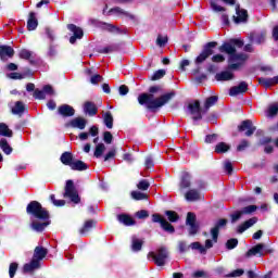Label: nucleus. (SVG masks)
I'll return each instance as SVG.
<instances>
[{
    "label": "nucleus",
    "instance_id": "obj_1",
    "mask_svg": "<svg viewBox=\"0 0 278 278\" xmlns=\"http://www.w3.org/2000/svg\"><path fill=\"white\" fill-rule=\"evenodd\" d=\"M160 90V87L153 86L150 87L149 92L150 93H142L138 97V102L140 105H147L148 110H159V108H164L170 99L175 97V93L169 92L165 93L159 98H155V92Z\"/></svg>",
    "mask_w": 278,
    "mask_h": 278
},
{
    "label": "nucleus",
    "instance_id": "obj_2",
    "mask_svg": "<svg viewBox=\"0 0 278 278\" xmlns=\"http://www.w3.org/2000/svg\"><path fill=\"white\" fill-rule=\"evenodd\" d=\"M87 25L90 27H97L98 29H103L104 31H109V34H115L117 36H127V34H129V30L126 27L118 28L113 24L104 23L97 18H89L87 21Z\"/></svg>",
    "mask_w": 278,
    "mask_h": 278
},
{
    "label": "nucleus",
    "instance_id": "obj_3",
    "mask_svg": "<svg viewBox=\"0 0 278 278\" xmlns=\"http://www.w3.org/2000/svg\"><path fill=\"white\" fill-rule=\"evenodd\" d=\"M27 214L34 216V218H38V220H49V211L42 207V204L37 201L30 202L26 207Z\"/></svg>",
    "mask_w": 278,
    "mask_h": 278
},
{
    "label": "nucleus",
    "instance_id": "obj_4",
    "mask_svg": "<svg viewBox=\"0 0 278 278\" xmlns=\"http://www.w3.org/2000/svg\"><path fill=\"white\" fill-rule=\"evenodd\" d=\"M249 54L244 52L231 54L228 59L229 71H240L244 68L247 62H249Z\"/></svg>",
    "mask_w": 278,
    "mask_h": 278
},
{
    "label": "nucleus",
    "instance_id": "obj_5",
    "mask_svg": "<svg viewBox=\"0 0 278 278\" xmlns=\"http://www.w3.org/2000/svg\"><path fill=\"white\" fill-rule=\"evenodd\" d=\"M102 14L104 16H116L117 18H129V21H131L132 23H138L139 21L137 15L125 11L121 7H115L108 11V4H105Z\"/></svg>",
    "mask_w": 278,
    "mask_h": 278
},
{
    "label": "nucleus",
    "instance_id": "obj_6",
    "mask_svg": "<svg viewBox=\"0 0 278 278\" xmlns=\"http://www.w3.org/2000/svg\"><path fill=\"white\" fill-rule=\"evenodd\" d=\"M148 257H152L156 266H164V264H166V260L168 258V251L166 248H161L156 251V253L150 252Z\"/></svg>",
    "mask_w": 278,
    "mask_h": 278
},
{
    "label": "nucleus",
    "instance_id": "obj_7",
    "mask_svg": "<svg viewBox=\"0 0 278 278\" xmlns=\"http://www.w3.org/2000/svg\"><path fill=\"white\" fill-rule=\"evenodd\" d=\"M65 199H71L72 203H79L81 201L79 199V194L77 193V190L75 189V184L73 180H67L65 186V192L63 194Z\"/></svg>",
    "mask_w": 278,
    "mask_h": 278
},
{
    "label": "nucleus",
    "instance_id": "obj_8",
    "mask_svg": "<svg viewBox=\"0 0 278 278\" xmlns=\"http://www.w3.org/2000/svg\"><path fill=\"white\" fill-rule=\"evenodd\" d=\"M188 112L191 114L193 121H201L203 118V109H201V102L195 100L188 104Z\"/></svg>",
    "mask_w": 278,
    "mask_h": 278
},
{
    "label": "nucleus",
    "instance_id": "obj_9",
    "mask_svg": "<svg viewBox=\"0 0 278 278\" xmlns=\"http://www.w3.org/2000/svg\"><path fill=\"white\" fill-rule=\"evenodd\" d=\"M236 47H244V41L237 39L231 42H226L220 47V51L228 53V55L236 54Z\"/></svg>",
    "mask_w": 278,
    "mask_h": 278
},
{
    "label": "nucleus",
    "instance_id": "obj_10",
    "mask_svg": "<svg viewBox=\"0 0 278 278\" xmlns=\"http://www.w3.org/2000/svg\"><path fill=\"white\" fill-rule=\"evenodd\" d=\"M152 223H160V225H161L162 229H164V231H167V233H175V227H173V225H170V223H168L160 214L152 215Z\"/></svg>",
    "mask_w": 278,
    "mask_h": 278
},
{
    "label": "nucleus",
    "instance_id": "obj_11",
    "mask_svg": "<svg viewBox=\"0 0 278 278\" xmlns=\"http://www.w3.org/2000/svg\"><path fill=\"white\" fill-rule=\"evenodd\" d=\"M186 225L189 227V236H197L199 232V224H197V215L194 213H188Z\"/></svg>",
    "mask_w": 278,
    "mask_h": 278
},
{
    "label": "nucleus",
    "instance_id": "obj_12",
    "mask_svg": "<svg viewBox=\"0 0 278 278\" xmlns=\"http://www.w3.org/2000/svg\"><path fill=\"white\" fill-rule=\"evenodd\" d=\"M255 126H253V122L251 119H245L238 126L239 131H245V136L251 137L252 134H255Z\"/></svg>",
    "mask_w": 278,
    "mask_h": 278
},
{
    "label": "nucleus",
    "instance_id": "obj_13",
    "mask_svg": "<svg viewBox=\"0 0 278 278\" xmlns=\"http://www.w3.org/2000/svg\"><path fill=\"white\" fill-rule=\"evenodd\" d=\"M227 226V219H219L215 223V226L211 229V236L213 238V242H218V233L220 229Z\"/></svg>",
    "mask_w": 278,
    "mask_h": 278
},
{
    "label": "nucleus",
    "instance_id": "obj_14",
    "mask_svg": "<svg viewBox=\"0 0 278 278\" xmlns=\"http://www.w3.org/2000/svg\"><path fill=\"white\" fill-rule=\"evenodd\" d=\"M263 251L266 253H273V250H266V245L264 243H258L254 245L247 252V257H251V255H264Z\"/></svg>",
    "mask_w": 278,
    "mask_h": 278
},
{
    "label": "nucleus",
    "instance_id": "obj_15",
    "mask_svg": "<svg viewBox=\"0 0 278 278\" xmlns=\"http://www.w3.org/2000/svg\"><path fill=\"white\" fill-rule=\"evenodd\" d=\"M249 90V85L241 81L238 86L231 87L229 94L230 97H238V94H244Z\"/></svg>",
    "mask_w": 278,
    "mask_h": 278
},
{
    "label": "nucleus",
    "instance_id": "obj_16",
    "mask_svg": "<svg viewBox=\"0 0 278 278\" xmlns=\"http://www.w3.org/2000/svg\"><path fill=\"white\" fill-rule=\"evenodd\" d=\"M236 14L237 16H233V21L237 25L240 23H247V18H249V14L247 13V10L240 9V5H237Z\"/></svg>",
    "mask_w": 278,
    "mask_h": 278
},
{
    "label": "nucleus",
    "instance_id": "obj_17",
    "mask_svg": "<svg viewBox=\"0 0 278 278\" xmlns=\"http://www.w3.org/2000/svg\"><path fill=\"white\" fill-rule=\"evenodd\" d=\"M222 1L224 3H227L228 5L236 4V0H222ZM211 8L213 12H225V8L218 3V0H211Z\"/></svg>",
    "mask_w": 278,
    "mask_h": 278
},
{
    "label": "nucleus",
    "instance_id": "obj_18",
    "mask_svg": "<svg viewBox=\"0 0 278 278\" xmlns=\"http://www.w3.org/2000/svg\"><path fill=\"white\" fill-rule=\"evenodd\" d=\"M8 58H14V49L10 46H0V60L5 62Z\"/></svg>",
    "mask_w": 278,
    "mask_h": 278
},
{
    "label": "nucleus",
    "instance_id": "obj_19",
    "mask_svg": "<svg viewBox=\"0 0 278 278\" xmlns=\"http://www.w3.org/2000/svg\"><path fill=\"white\" fill-rule=\"evenodd\" d=\"M256 223H257V217H252V218L245 220L243 224L239 225L237 228V232L244 233V231H247V229H251V227H253V225H255Z\"/></svg>",
    "mask_w": 278,
    "mask_h": 278
},
{
    "label": "nucleus",
    "instance_id": "obj_20",
    "mask_svg": "<svg viewBox=\"0 0 278 278\" xmlns=\"http://www.w3.org/2000/svg\"><path fill=\"white\" fill-rule=\"evenodd\" d=\"M84 112L88 116H97V112H98L97 104H94V102H91V101L85 102Z\"/></svg>",
    "mask_w": 278,
    "mask_h": 278
},
{
    "label": "nucleus",
    "instance_id": "obj_21",
    "mask_svg": "<svg viewBox=\"0 0 278 278\" xmlns=\"http://www.w3.org/2000/svg\"><path fill=\"white\" fill-rule=\"evenodd\" d=\"M215 79L217 81H231V79H233V72L228 67V71L216 74Z\"/></svg>",
    "mask_w": 278,
    "mask_h": 278
},
{
    "label": "nucleus",
    "instance_id": "obj_22",
    "mask_svg": "<svg viewBox=\"0 0 278 278\" xmlns=\"http://www.w3.org/2000/svg\"><path fill=\"white\" fill-rule=\"evenodd\" d=\"M70 125L74 129H86V125H88V121L83 117H75L74 119L71 121Z\"/></svg>",
    "mask_w": 278,
    "mask_h": 278
},
{
    "label": "nucleus",
    "instance_id": "obj_23",
    "mask_svg": "<svg viewBox=\"0 0 278 278\" xmlns=\"http://www.w3.org/2000/svg\"><path fill=\"white\" fill-rule=\"evenodd\" d=\"M85 73H86V75L91 76L90 84H92L93 86H97V84H101V81H103V76H101L99 74H94V70H92V68L86 70Z\"/></svg>",
    "mask_w": 278,
    "mask_h": 278
},
{
    "label": "nucleus",
    "instance_id": "obj_24",
    "mask_svg": "<svg viewBox=\"0 0 278 278\" xmlns=\"http://www.w3.org/2000/svg\"><path fill=\"white\" fill-rule=\"evenodd\" d=\"M36 27H38V17H36V12H30L27 21V29L34 31Z\"/></svg>",
    "mask_w": 278,
    "mask_h": 278
},
{
    "label": "nucleus",
    "instance_id": "obj_25",
    "mask_svg": "<svg viewBox=\"0 0 278 278\" xmlns=\"http://www.w3.org/2000/svg\"><path fill=\"white\" fill-rule=\"evenodd\" d=\"M61 116H75V109L68 104H63L58 110Z\"/></svg>",
    "mask_w": 278,
    "mask_h": 278
},
{
    "label": "nucleus",
    "instance_id": "obj_26",
    "mask_svg": "<svg viewBox=\"0 0 278 278\" xmlns=\"http://www.w3.org/2000/svg\"><path fill=\"white\" fill-rule=\"evenodd\" d=\"M40 268V262L36 258H33L29 263L24 265V273H34Z\"/></svg>",
    "mask_w": 278,
    "mask_h": 278
},
{
    "label": "nucleus",
    "instance_id": "obj_27",
    "mask_svg": "<svg viewBox=\"0 0 278 278\" xmlns=\"http://www.w3.org/2000/svg\"><path fill=\"white\" fill-rule=\"evenodd\" d=\"M30 227L34 231L41 232L45 231L46 227H49V222H38L36 219L31 220Z\"/></svg>",
    "mask_w": 278,
    "mask_h": 278
},
{
    "label": "nucleus",
    "instance_id": "obj_28",
    "mask_svg": "<svg viewBox=\"0 0 278 278\" xmlns=\"http://www.w3.org/2000/svg\"><path fill=\"white\" fill-rule=\"evenodd\" d=\"M47 249L42 247H37L35 249L33 260H38L39 262H41V260H45L47 257Z\"/></svg>",
    "mask_w": 278,
    "mask_h": 278
},
{
    "label": "nucleus",
    "instance_id": "obj_29",
    "mask_svg": "<svg viewBox=\"0 0 278 278\" xmlns=\"http://www.w3.org/2000/svg\"><path fill=\"white\" fill-rule=\"evenodd\" d=\"M217 101H218V97H216V96H212V97L207 98L204 102V108L202 110V113L207 114V110H210L212 108V105H216Z\"/></svg>",
    "mask_w": 278,
    "mask_h": 278
},
{
    "label": "nucleus",
    "instance_id": "obj_30",
    "mask_svg": "<svg viewBox=\"0 0 278 278\" xmlns=\"http://www.w3.org/2000/svg\"><path fill=\"white\" fill-rule=\"evenodd\" d=\"M103 118V123L105 125V127H108V129H112V127H114V116H112L111 112H105L102 115Z\"/></svg>",
    "mask_w": 278,
    "mask_h": 278
},
{
    "label": "nucleus",
    "instance_id": "obj_31",
    "mask_svg": "<svg viewBox=\"0 0 278 278\" xmlns=\"http://www.w3.org/2000/svg\"><path fill=\"white\" fill-rule=\"evenodd\" d=\"M187 201H199L201 199V193L197 189H191L185 194Z\"/></svg>",
    "mask_w": 278,
    "mask_h": 278
},
{
    "label": "nucleus",
    "instance_id": "obj_32",
    "mask_svg": "<svg viewBox=\"0 0 278 278\" xmlns=\"http://www.w3.org/2000/svg\"><path fill=\"white\" fill-rule=\"evenodd\" d=\"M70 168H72V170H88V165L83 161H74L70 165Z\"/></svg>",
    "mask_w": 278,
    "mask_h": 278
},
{
    "label": "nucleus",
    "instance_id": "obj_33",
    "mask_svg": "<svg viewBox=\"0 0 278 278\" xmlns=\"http://www.w3.org/2000/svg\"><path fill=\"white\" fill-rule=\"evenodd\" d=\"M191 179L192 177L188 173H184L180 180V188L181 189L190 188Z\"/></svg>",
    "mask_w": 278,
    "mask_h": 278
},
{
    "label": "nucleus",
    "instance_id": "obj_34",
    "mask_svg": "<svg viewBox=\"0 0 278 278\" xmlns=\"http://www.w3.org/2000/svg\"><path fill=\"white\" fill-rule=\"evenodd\" d=\"M117 218L119 223H122V225H126L127 227H131V225H136V222L129 215H118Z\"/></svg>",
    "mask_w": 278,
    "mask_h": 278
},
{
    "label": "nucleus",
    "instance_id": "obj_35",
    "mask_svg": "<svg viewBox=\"0 0 278 278\" xmlns=\"http://www.w3.org/2000/svg\"><path fill=\"white\" fill-rule=\"evenodd\" d=\"M210 55H212V50H211L210 48H206V49L195 59V64H202V62H205Z\"/></svg>",
    "mask_w": 278,
    "mask_h": 278
},
{
    "label": "nucleus",
    "instance_id": "obj_36",
    "mask_svg": "<svg viewBox=\"0 0 278 278\" xmlns=\"http://www.w3.org/2000/svg\"><path fill=\"white\" fill-rule=\"evenodd\" d=\"M67 29L68 31L73 33V36H84V28L75 24H68Z\"/></svg>",
    "mask_w": 278,
    "mask_h": 278
},
{
    "label": "nucleus",
    "instance_id": "obj_37",
    "mask_svg": "<svg viewBox=\"0 0 278 278\" xmlns=\"http://www.w3.org/2000/svg\"><path fill=\"white\" fill-rule=\"evenodd\" d=\"M144 242L141 239H138V237H132L131 238V249L135 252L141 251L142 250V244Z\"/></svg>",
    "mask_w": 278,
    "mask_h": 278
},
{
    "label": "nucleus",
    "instance_id": "obj_38",
    "mask_svg": "<svg viewBox=\"0 0 278 278\" xmlns=\"http://www.w3.org/2000/svg\"><path fill=\"white\" fill-rule=\"evenodd\" d=\"M12 114L21 115L25 112V104L22 101L15 102V105L11 110Z\"/></svg>",
    "mask_w": 278,
    "mask_h": 278
},
{
    "label": "nucleus",
    "instance_id": "obj_39",
    "mask_svg": "<svg viewBox=\"0 0 278 278\" xmlns=\"http://www.w3.org/2000/svg\"><path fill=\"white\" fill-rule=\"evenodd\" d=\"M61 162L62 164H64L65 166H70L71 167V164H73V154L71 152H64L62 155H61Z\"/></svg>",
    "mask_w": 278,
    "mask_h": 278
},
{
    "label": "nucleus",
    "instance_id": "obj_40",
    "mask_svg": "<svg viewBox=\"0 0 278 278\" xmlns=\"http://www.w3.org/2000/svg\"><path fill=\"white\" fill-rule=\"evenodd\" d=\"M0 136H4L5 138H12L13 136L12 130L5 125V123L0 124Z\"/></svg>",
    "mask_w": 278,
    "mask_h": 278
},
{
    "label": "nucleus",
    "instance_id": "obj_41",
    "mask_svg": "<svg viewBox=\"0 0 278 278\" xmlns=\"http://www.w3.org/2000/svg\"><path fill=\"white\" fill-rule=\"evenodd\" d=\"M231 149V146L226 142H219L215 146V153H227Z\"/></svg>",
    "mask_w": 278,
    "mask_h": 278
},
{
    "label": "nucleus",
    "instance_id": "obj_42",
    "mask_svg": "<svg viewBox=\"0 0 278 278\" xmlns=\"http://www.w3.org/2000/svg\"><path fill=\"white\" fill-rule=\"evenodd\" d=\"M92 227H94V220H87L84 227L79 229L80 236H86V233H88Z\"/></svg>",
    "mask_w": 278,
    "mask_h": 278
},
{
    "label": "nucleus",
    "instance_id": "obj_43",
    "mask_svg": "<svg viewBox=\"0 0 278 278\" xmlns=\"http://www.w3.org/2000/svg\"><path fill=\"white\" fill-rule=\"evenodd\" d=\"M277 114H278V102H274L269 104L267 109V116L273 118V116H277Z\"/></svg>",
    "mask_w": 278,
    "mask_h": 278
},
{
    "label": "nucleus",
    "instance_id": "obj_44",
    "mask_svg": "<svg viewBox=\"0 0 278 278\" xmlns=\"http://www.w3.org/2000/svg\"><path fill=\"white\" fill-rule=\"evenodd\" d=\"M0 148L2 149L3 153H5V155H10L12 153V147H10L8 140L5 139L0 140Z\"/></svg>",
    "mask_w": 278,
    "mask_h": 278
},
{
    "label": "nucleus",
    "instance_id": "obj_45",
    "mask_svg": "<svg viewBox=\"0 0 278 278\" xmlns=\"http://www.w3.org/2000/svg\"><path fill=\"white\" fill-rule=\"evenodd\" d=\"M130 194L131 199H134L135 201H146L147 199H149V195L140 191H132Z\"/></svg>",
    "mask_w": 278,
    "mask_h": 278
},
{
    "label": "nucleus",
    "instance_id": "obj_46",
    "mask_svg": "<svg viewBox=\"0 0 278 278\" xmlns=\"http://www.w3.org/2000/svg\"><path fill=\"white\" fill-rule=\"evenodd\" d=\"M114 51H118V45L116 43H113L100 49L99 53H114Z\"/></svg>",
    "mask_w": 278,
    "mask_h": 278
},
{
    "label": "nucleus",
    "instance_id": "obj_47",
    "mask_svg": "<svg viewBox=\"0 0 278 278\" xmlns=\"http://www.w3.org/2000/svg\"><path fill=\"white\" fill-rule=\"evenodd\" d=\"M165 215L167 216L169 223H177L179 220V215L175 211H166Z\"/></svg>",
    "mask_w": 278,
    "mask_h": 278
},
{
    "label": "nucleus",
    "instance_id": "obj_48",
    "mask_svg": "<svg viewBox=\"0 0 278 278\" xmlns=\"http://www.w3.org/2000/svg\"><path fill=\"white\" fill-rule=\"evenodd\" d=\"M105 152V144L103 143H98L96 146V150H94V157H101L103 155V153Z\"/></svg>",
    "mask_w": 278,
    "mask_h": 278
},
{
    "label": "nucleus",
    "instance_id": "obj_49",
    "mask_svg": "<svg viewBox=\"0 0 278 278\" xmlns=\"http://www.w3.org/2000/svg\"><path fill=\"white\" fill-rule=\"evenodd\" d=\"M50 201L55 207H64L66 205V201L55 199V194L50 195Z\"/></svg>",
    "mask_w": 278,
    "mask_h": 278
},
{
    "label": "nucleus",
    "instance_id": "obj_50",
    "mask_svg": "<svg viewBox=\"0 0 278 278\" xmlns=\"http://www.w3.org/2000/svg\"><path fill=\"white\" fill-rule=\"evenodd\" d=\"M150 186H151V184H149V180L141 179L139 181V184L137 185V188H138V190L147 191V190H149Z\"/></svg>",
    "mask_w": 278,
    "mask_h": 278
},
{
    "label": "nucleus",
    "instance_id": "obj_51",
    "mask_svg": "<svg viewBox=\"0 0 278 278\" xmlns=\"http://www.w3.org/2000/svg\"><path fill=\"white\" fill-rule=\"evenodd\" d=\"M166 75V71L159 70L151 76V81H157L159 79H162Z\"/></svg>",
    "mask_w": 278,
    "mask_h": 278
},
{
    "label": "nucleus",
    "instance_id": "obj_52",
    "mask_svg": "<svg viewBox=\"0 0 278 278\" xmlns=\"http://www.w3.org/2000/svg\"><path fill=\"white\" fill-rule=\"evenodd\" d=\"M258 84L264 86V88H270V86H274L273 78H258Z\"/></svg>",
    "mask_w": 278,
    "mask_h": 278
},
{
    "label": "nucleus",
    "instance_id": "obj_53",
    "mask_svg": "<svg viewBox=\"0 0 278 278\" xmlns=\"http://www.w3.org/2000/svg\"><path fill=\"white\" fill-rule=\"evenodd\" d=\"M189 247L193 251H199L200 253L205 254V247L201 245L199 242H193Z\"/></svg>",
    "mask_w": 278,
    "mask_h": 278
},
{
    "label": "nucleus",
    "instance_id": "obj_54",
    "mask_svg": "<svg viewBox=\"0 0 278 278\" xmlns=\"http://www.w3.org/2000/svg\"><path fill=\"white\" fill-rule=\"evenodd\" d=\"M16 270H18V264L11 263L9 266V277L14 278V275H16Z\"/></svg>",
    "mask_w": 278,
    "mask_h": 278
},
{
    "label": "nucleus",
    "instance_id": "obj_55",
    "mask_svg": "<svg viewBox=\"0 0 278 278\" xmlns=\"http://www.w3.org/2000/svg\"><path fill=\"white\" fill-rule=\"evenodd\" d=\"M168 42V37L166 36H159L156 38V45L157 47H166V43Z\"/></svg>",
    "mask_w": 278,
    "mask_h": 278
},
{
    "label": "nucleus",
    "instance_id": "obj_56",
    "mask_svg": "<svg viewBox=\"0 0 278 278\" xmlns=\"http://www.w3.org/2000/svg\"><path fill=\"white\" fill-rule=\"evenodd\" d=\"M250 40L253 45H262L266 39L264 36H253L250 37Z\"/></svg>",
    "mask_w": 278,
    "mask_h": 278
},
{
    "label": "nucleus",
    "instance_id": "obj_57",
    "mask_svg": "<svg viewBox=\"0 0 278 278\" xmlns=\"http://www.w3.org/2000/svg\"><path fill=\"white\" fill-rule=\"evenodd\" d=\"M256 211H257L256 205H249L241 210L242 214H253V212H256Z\"/></svg>",
    "mask_w": 278,
    "mask_h": 278
},
{
    "label": "nucleus",
    "instance_id": "obj_58",
    "mask_svg": "<svg viewBox=\"0 0 278 278\" xmlns=\"http://www.w3.org/2000/svg\"><path fill=\"white\" fill-rule=\"evenodd\" d=\"M242 215H244L242 213V211H237L236 213L230 215L231 218V223H238V220H240V218H242Z\"/></svg>",
    "mask_w": 278,
    "mask_h": 278
},
{
    "label": "nucleus",
    "instance_id": "obj_59",
    "mask_svg": "<svg viewBox=\"0 0 278 278\" xmlns=\"http://www.w3.org/2000/svg\"><path fill=\"white\" fill-rule=\"evenodd\" d=\"M34 97H35V99H39V100L47 99V96L45 94V91L40 90V89H36L34 91Z\"/></svg>",
    "mask_w": 278,
    "mask_h": 278
},
{
    "label": "nucleus",
    "instance_id": "obj_60",
    "mask_svg": "<svg viewBox=\"0 0 278 278\" xmlns=\"http://www.w3.org/2000/svg\"><path fill=\"white\" fill-rule=\"evenodd\" d=\"M249 146H250L249 141L243 139L237 147V151H244L245 149H249Z\"/></svg>",
    "mask_w": 278,
    "mask_h": 278
},
{
    "label": "nucleus",
    "instance_id": "obj_61",
    "mask_svg": "<svg viewBox=\"0 0 278 278\" xmlns=\"http://www.w3.org/2000/svg\"><path fill=\"white\" fill-rule=\"evenodd\" d=\"M20 58L22 60H29V58H31V52L29 50H21L20 51Z\"/></svg>",
    "mask_w": 278,
    "mask_h": 278
},
{
    "label": "nucleus",
    "instance_id": "obj_62",
    "mask_svg": "<svg viewBox=\"0 0 278 278\" xmlns=\"http://www.w3.org/2000/svg\"><path fill=\"white\" fill-rule=\"evenodd\" d=\"M227 249L231 250V249H236V247H238V239H230L227 241L226 243Z\"/></svg>",
    "mask_w": 278,
    "mask_h": 278
},
{
    "label": "nucleus",
    "instance_id": "obj_63",
    "mask_svg": "<svg viewBox=\"0 0 278 278\" xmlns=\"http://www.w3.org/2000/svg\"><path fill=\"white\" fill-rule=\"evenodd\" d=\"M43 94H50V97H53V94H55V91L53 90V87H51L50 85H46L43 87Z\"/></svg>",
    "mask_w": 278,
    "mask_h": 278
},
{
    "label": "nucleus",
    "instance_id": "obj_64",
    "mask_svg": "<svg viewBox=\"0 0 278 278\" xmlns=\"http://www.w3.org/2000/svg\"><path fill=\"white\" fill-rule=\"evenodd\" d=\"M113 136H112V132L110 131H105L104 132V137H103V140L106 144H112V140H113Z\"/></svg>",
    "mask_w": 278,
    "mask_h": 278
}]
</instances>
